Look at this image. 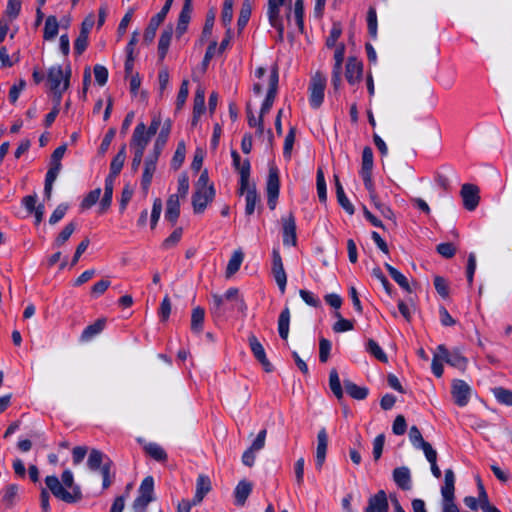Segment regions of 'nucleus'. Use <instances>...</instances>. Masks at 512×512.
Here are the masks:
<instances>
[{
  "mask_svg": "<svg viewBox=\"0 0 512 512\" xmlns=\"http://www.w3.org/2000/svg\"><path fill=\"white\" fill-rule=\"evenodd\" d=\"M45 484L57 499L66 503H75L82 498L80 487L75 484L71 470L67 469L62 473L61 481L54 475L47 476Z\"/></svg>",
  "mask_w": 512,
  "mask_h": 512,
  "instance_id": "nucleus-1",
  "label": "nucleus"
},
{
  "mask_svg": "<svg viewBox=\"0 0 512 512\" xmlns=\"http://www.w3.org/2000/svg\"><path fill=\"white\" fill-rule=\"evenodd\" d=\"M70 74L71 70L69 67L63 70L59 65L52 66L48 70L47 83L51 91L57 96V105L60 103L63 92L69 87Z\"/></svg>",
  "mask_w": 512,
  "mask_h": 512,
  "instance_id": "nucleus-2",
  "label": "nucleus"
},
{
  "mask_svg": "<svg viewBox=\"0 0 512 512\" xmlns=\"http://www.w3.org/2000/svg\"><path fill=\"white\" fill-rule=\"evenodd\" d=\"M154 500V479L147 476L143 479L138 496L134 500L132 508L134 512H145L148 504Z\"/></svg>",
  "mask_w": 512,
  "mask_h": 512,
  "instance_id": "nucleus-3",
  "label": "nucleus"
},
{
  "mask_svg": "<svg viewBox=\"0 0 512 512\" xmlns=\"http://www.w3.org/2000/svg\"><path fill=\"white\" fill-rule=\"evenodd\" d=\"M325 87L326 77L322 73L316 72L311 78L309 85V102L313 108L317 109L323 103Z\"/></svg>",
  "mask_w": 512,
  "mask_h": 512,
  "instance_id": "nucleus-4",
  "label": "nucleus"
},
{
  "mask_svg": "<svg viewBox=\"0 0 512 512\" xmlns=\"http://www.w3.org/2000/svg\"><path fill=\"white\" fill-rule=\"evenodd\" d=\"M284 0H268L267 15L270 25L277 31V41L284 40V23L280 16V8Z\"/></svg>",
  "mask_w": 512,
  "mask_h": 512,
  "instance_id": "nucleus-5",
  "label": "nucleus"
},
{
  "mask_svg": "<svg viewBox=\"0 0 512 512\" xmlns=\"http://www.w3.org/2000/svg\"><path fill=\"white\" fill-rule=\"evenodd\" d=\"M279 175L278 170L275 167L269 169L266 192H267V204L271 210H274L277 205V199L279 196Z\"/></svg>",
  "mask_w": 512,
  "mask_h": 512,
  "instance_id": "nucleus-6",
  "label": "nucleus"
},
{
  "mask_svg": "<svg viewBox=\"0 0 512 512\" xmlns=\"http://www.w3.org/2000/svg\"><path fill=\"white\" fill-rule=\"evenodd\" d=\"M472 389L464 380L455 379L452 382L451 394L454 402L459 407H464L468 404Z\"/></svg>",
  "mask_w": 512,
  "mask_h": 512,
  "instance_id": "nucleus-7",
  "label": "nucleus"
},
{
  "mask_svg": "<svg viewBox=\"0 0 512 512\" xmlns=\"http://www.w3.org/2000/svg\"><path fill=\"white\" fill-rule=\"evenodd\" d=\"M173 0H166L165 5L162 7L161 11L153 16L148 24L144 32V41L146 43H151L156 35V31L160 24L164 21L170 7L172 5Z\"/></svg>",
  "mask_w": 512,
  "mask_h": 512,
  "instance_id": "nucleus-8",
  "label": "nucleus"
},
{
  "mask_svg": "<svg viewBox=\"0 0 512 512\" xmlns=\"http://www.w3.org/2000/svg\"><path fill=\"white\" fill-rule=\"evenodd\" d=\"M272 274L282 294L285 293L287 275L284 270L281 255L278 250L272 252Z\"/></svg>",
  "mask_w": 512,
  "mask_h": 512,
  "instance_id": "nucleus-9",
  "label": "nucleus"
},
{
  "mask_svg": "<svg viewBox=\"0 0 512 512\" xmlns=\"http://www.w3.org/2000/svg\"><path fill=\"white\" fill-rule=\"evenodd\" d=\"M215 196L214 188L195 189L192 204L195 213H202Z\"/></svg>",
  "mask_w": 512,
  "mask_h": 512,
  "instance_id": "nucleus-10",
  "label": "nucleus"
},
{
  "mask_svg": "<svg viewBox=\"0 0 512 512\" xmlns=\"http://www.w3.org/2000/svg\"><path fill=\"white\" fill-rule=\"evenodd\" d=\"M150 139L151 136L146 132V125L140 122L134 129L130 146L134 151L144 153Z\"/></svg>",
  "mask_w": 512,
  "mask_h": 512,
  "instance_id": "nucleus-11",
  "label": "nucleus"
},
{
  "mask_svg": "<svg viewBox=\"0 0 512 512\" xmlns=\"http://www.w3.org/2000/svg\"><path fill=\"white\" fill-rule=\"evenodd\" d=\"M277 85H278V72L276 69H273L270 76H269V83H268V91L266 98L262 104L260 115L264 117L265 114H267L275 100L276 92H277Z\"/></svg>",
  "mask_w": 512,
  "mask_h": 512,
  "instance_id": "nucleus-12",
  "label": "nucleus"
},
{
  "mask_svg": "<svg viewBox=\"0 0 512 512\" xmlns=\"http://www.w3.org/2000/svg\"><path fill=\"white\" fill-rule=\"evenodd\" d=\"M440 356L452 367L464 371L467 367V359L457 350L448 351L444 345H439Z\"/></svg>",
  "mask_w": 512,
  "mask_h": 512,
  "instance_id": "nucleus-13",
  "label": "nucleus"
},
{
  "mask_svg": "<svg viewBox=\"0 0 512 512\" xmlns=\"http://www.w3.org/2000/svg\"><path fill=\"white\" fill-rule=\"evenodd\" d=\"M233 159V165L240 174L241 193L244 192V188L248 186L250 177V162L248 159L241 161L240 155L236 151L231 153Z\"/></svg>",
  "mask_w": 512,
  "mask_h": 512,
  "instance_id": "nucleus-14",
  "label": "nucleus"
},
{
  "mask_svg": "<svg viewBox=\"0 0 512 512\" xmlns=\"http://www.w3.org/2000/svg\"><path fill=\"white\" fill-rule=\"evenodd\" d=\"M461 196L463 199L464 207L473 211L479 204V189L473 184H464L461 188Z\"/></svg>",
  "mask_w": 512,
  "mask_h": 512,
  "instance_id": "nucleus-15",
  "label": "nucleus"
},
{
  "mask_svg": "<svg viewBox=\"0 0 512 512\" xmlns=\"http://www.w3.org/2000/svg\"><path fill=\"white\" fill-rule=\"evenodd\" d=\"M373 169V151L370 147H365L362 152V166L360 175L363 179L365 187L371 186Z\"/></svg>",
  "mask_w": 512,
  "mask_h": 512,
  "instance_id": "nucleus-16",
  "label": "nucleus"
},
{
  "mask_svg": "<svg viewBox=\"0 0 512 512\" xmlns=\"http://www.w3.org/2000/svg\"><path fill=\"white\" fill-rule=\"evenodd\" d=\"M328 446V435L325 428H321L317 434V448L315 455V465L318 470H321L326 459Z\"/></svg>",
  "mask_w": 512,
  "mask_h": 512,
  "instance_id": "nucleus-17",
  "label": "nucleus"
},
{
  "mask_svg": "<svg viewBox=\"0 0 512 512\" xmlns=\"http://www.w3.org/2000/svg\"><path fill=\"white\" fill-rule=\"evenodd\" d=\"M284 245L296 246V223L292 213L282 218Z\"/></svg>",
  "mask_w": 512,
  "mask_h": 512,
  "instance_id": "nucleus-18",
  "label": "nucleus"
},
{
  "mask_svg": "<svg viewBox=\"0 0 512 512\" xmlns=\"http://www.w3.org/2000/svg\"><path fill=\"white\" fill-rule=\"evenodd\" d=\"M158 157L149 155L144 161V169L141 178V187L145 193L148 192L153 175L156 171Z\"/></svg>",
  "mask_w": 512,
  "mask_h": 512,
  "instance_id": "nucleus-19",
  "label": "nucleus"
},
{
  "mask_svg": "<svg viewBox=\"0 0 512 512\" xmlns=\"http://www.w3.org/2000/svg\"><path fill=\"white\" fill-rule=\"evenodd\" d=\"M249 346L255 358L261 363L266 372L272 371V365L266 357L263 345L259 342L255 335L249 336Z\"/></svg>",
  "mask_w": 512,
  "mask_h": 512,
  "instance_id": "nucleus-20",
  "label": "nucleus"
},
{
  "mask_svg": "<svg viewBox=\"0 0 512 512\" xmlns=\"http://www.w3.org/2000/svg\"><path fill=\"white\" fill-rule=\"evenodd\" d=\"M388 500L385 491L380 490L369 498L365 512H388Z\"/></svg>",
  "mask_w": 512,
  "mask_h": 512,
  "instance_id": "nucleus-21",
  "label": "nucleus"
},
{
  "mask_svg": "<svg viewBox=\"0 0 512 512\" xmlns=\"http://www.w3.org/2000/svg\"><path fill=\"white\" fill-rule=\"evenodd\" d=\"M363 73V64L356 58H349L346 64V79L351 84L359 82Z\"/></svg>",
  "mask_w": 512,
  "mask_h": 512,
  "instance_id": "nucleus-22",
  "label": "nucleus"
},
{
  "mask_svg": "<svg viewBox=\"0 0 512 512\" xmlns=\"http://www.w3.org/2000/svg\"><path fill=\"white\" fill-rule=\"evenodd\" d=\"M304 3L303 0H296L294 3L293 11H291V7L289 8V12H287V21L289 24L294 22V25L297 27L299 31H303L304 22Z\"/></svg>",
  "mask_w": 512,
  "mask_h": 512,
  "instance_id": "nucleus-23",
  "label": "nucleus"
},
{
  "mask_svg": "<svg viewBox=\"0 0 512 512\" xmlns=\"http://www.w3.org/2000/svg\"><path fill=\"white\" fill-rule=\"evenodd\" d=\"M393 480L402 490H410L412 487L411 472L406 466L398 467L393 470Z\"/></svg>",
  "mask_w": 512,
  "mask_h": 512,
  "instance_id": "nucleus-24",
  "label": "nucleus"
},
{
  "mask_svg": "<svg viewBox=\"0 0 512 512\" xmlns=\"http://www.w3.org/2000/svg\"><path fill=\"white\" fill-rule=\"evenodd\" d=\"M211 480L206 475H199L196 481L195 495L193 497L194 504H200L204 497L211 491Z\"/></svg>",
  "mask_w": 512,
  "mask_h": 512,
  "instance_id": "nucleus-25",
  "label": "nucleus"
},
{
  "mask_svg": "<svg viewBox=\"0 0 512 512\" xmlns=\"http://www.w3.org/2000/svg\"><path fill=\"white\" fill-rule=\"evenodd\" d=\"M180 214V203L178 195H170L166 203L165 218L175 224Z\"/></svg>",
  "mask_w": 512,
  "mask_h": 512,
  "instance_id": "nucleus-26",
  "label": "nucleus"
},
{
  "mask_svg": "<svg viewBox=\"0 0 512 512\" xmlns=\"http://www.w3.org/2000/svg\"><path fill=\"white\" fill-rule=\"evenodd\" d=\"M126 160V147L122 146L116 156L112 159L110 164V173L107 178L116 179L121 172Z\"/></svg>",
  "mask_w": 512,
  "mask_h": 512,
  "instance_id": "nucleus-27",
  "label": "nucleus"
},
{
  "mask_svg": "<svg viewBox=\"0 0 512 512\" xmlns=\"http://www.w3.org/2000/svg\"><path fill=\"white\" fill-rule=\"evenodd\" d=\"M114 181L115 179L107 178L105 179V188H104V195L100 201L99 204V211L100 213H105L112 203V195H113V188H114Z\"/></svg>",
  "mask_w": 512,
  "mask_h": 512,
  "instance_id": "nucleus-28",
  "label": "nucleus"
},
{
  "mask_svg": "<svg viewBox=\"0 0 512 512\" xmlns=\"http://www.w3.org/2000/svg\"><path fill=\"white\" fill-rule=\"evenodd\" d=\"M442 497L455 496V474L452 469H446L444 473V484L441 487Z\"/></svg>",
  "mask_w": 512,
  "mask_h": 512,
  "instance_id": "nucleus-29",
  "label": "nucleus"
},
{
  "mask_svg": "<svg viewBox=\"0 0 512 512\" xmlns=\"http://www.w3.org/2000/svg\"><path fill=\"white\" fill-rule=\"evenodd\" d=\"M105 327V320L104 319H98L93 324L87 326L82 334H81V341L87 342L90 341L94 336L98 335Z\"/></svg>",
  "mask_w": 512,
  "mask_h": 512,
  "instance_id": "nucleus-30",
  "label": "nucleus"
},
{
  "mask_svg": "<svg viewBox=\"0 0 512 512\" xmlns=\"http://www.w3.org/2000/svg\"><path fill=\"white\" fill-rule=\"evenodd\" d=\"M344 388L347 394L357 400H363L368 395V389L366 387H360L350 380H344Z\"/></svg>",
  "mask_w": 512,
  "mask_h": 512,
  "instance_id": "nucleus-31",
  "label": "nucleus"
},
{
  "mask_svg": "<svg viewBox=\"0 0 512 512\" xmlns=\"http://www.w3.org/2000/svg\"><path fill=\"white\" fill-rule=\"evenodd\" d=\"M205 311L201 307H195L191 314V330L199 334L203 330Z\"/></svg>",
  "mask_w": 512,
  "mask_h": 512,
  "instance_id": "nucleus-32",
  "label": "nucleus"
},
{
  "mask_svg": "<svg viewBox=\"0 0 512 512\" xmlns=\"http://www.w3.org/2000/svg\"><path fill=\"white\" fill-rule=\"evenodd\" d=\"M144 451L156 461H166L167 454L165 450L157 443H147L144 445Z\"/></svg>",
  "mask_w": 512,
  "mask_h": 512,
  "instance_id": "nucleus-33",
  "label": "nucleus"
},
{
  "mask_svg": "<svg viewBox=\"0 0 512 512\" xmlns=\"http://www.w3.org/2000/svg\"><path fill=\"white\" fill-rule=\"evenodd\" d=\"M290 325V311L289 308H285L278 319V331L282 339L286 340L289 334Z\"/></svg>",
  "mask_w": 512,
  "mask_h": 512,
  "instance_id": "nucleus-34",
  "label": "nucleus"
},
{
  "mask_svg": "<svg viewBox=\"0 0 512 512\" xmlns=\"http://www.w3.org/2000/svg\"><path fill=\"white\" fill-rule=\"evenodd\" d=\"M386 269L388 270L390 276L393 278V280L405 291L411 292L410 284L407 280V278L396 268L392 267L390 264H385Z\"/></svg>",
  "mask_w": 512,
  "mask_h": 512,
  "instance_id": "nucleus-35",
  "label": "nucleus"
},
{
  "mask_svg": "<svg viewBox=\"0 0 512 512\" xmlns=\"http://www.w3.org/2000/svg\"><path fill=\"white\" fill-rule=\"evenodd\" d=\"M20 60L19 51H15L12 55L8 54V50L5 46L0 48V63L1 67L9 68Z\"/></svg>",
  "mask_w": 512,
  "mask_h": 512,
  "instance_id": "nucleus-36",
  "label": "nucleus"
},
{
  "mask_svg": "<svg viewBox=\"0 0 512 512\" xmlns=\"http://www.w3.org/2000/svg\"><path fill=\"white\" fill-rule=\"evenodd\" d=\"M246 190V195H245V201H246V206H245V213L247 215H252L255 211V207H256V204L257 202L259 201V197L256 193V190L254 188H249L248 186L246 188H244V191Z\"/></svg>",
  "mask_w": 512,
  "mask_h": 512,
  "instance_id": "nucleus-37",
  "label": "nucleus"
},
{
  "mask_svg": "<svg viewBox=\"0 0 512 512\" xmlns=\"http://www.w3.org/2000/svg\"><path fill=\"white\" fill-rule=\"evenodd\" d=\"M171 38H172V29L171 28H168L161 33L159 43H158V53H159V57L161 60L164 59L167 54V51H168V48H169V45L171 42Z\"/></svg>",
  "mask_w": 512,
  "mask_h": 512,
  "instance_id": "nucleus-38",
  "label": "nucleus"
},
{
  "mask_svg": "<svg viewBox=\"0 0 512 512\" xmlns=\"http://www.w3.org/2000/svg\"><path fill=\"white\" fill-rule=\"evenodd\" d=\"M243 259H244V255L242 253V251L240 250H236L232 257L230 258L229 262H228V265H227V268H226V275L229 277L231 275H233L234 273H236L242 262H243Z\"/></svg>",
  "mask_w": 512,
  "mask_h": 512,
  "instance_id": "nucleus-39",
  "label": "nucleus"
},
{
  "mask_svg": "<svg viewBox=\"0 0 512 512\" xmlns=\"http://www.w3.org/2000/svg\"><path fill=\"white\" fill-rule=\"evenodd\" d=\"M59 24L55 16H49L46 19L44 26V38L46 40H52L58 33Z\"/></svg>",
  "mask_w": 512,
  "mask_h": 512,
  "instance_id": "nucleus-40",
  "label": "nucleus"
},
{
  "mask_svg": "<svg viewBox=\"0 0 512 512\" xmlns=\"http://www.w3.org/2000/svg\"><path fill=\"white\" fill-rule=\"evenodd\" d=\"M76 226L77 225L75 222L68 223L56 237L54 245L56 247H61L62 245H64L76 230Z\"/></svg>",
  "mask_w": 512,
  "mask_h": 512,
  "instance_id": "nucleus-41",
  "label": "nucleus"
},
{
  "mask_svg": "<svg viewBox=\"0 0 512 512\" xmlns=\"http://www.w3.org/2000/svg\"><path fill=\"white\" fill-rule=\"evenodd\" d=\"M329 386L333 394L337 399H341L343 397V390L341 387V382L339 379L338 372L335 369L330 371L329 375Z\"/></svg>",
  "mask_w": 512,
  "mask_h": 512,
  "instance_id": "nucleus-42",
  "label": "nucleus"
},
{
  "mask_svg": "<svg viewBox=\"0 0 512 512\" xmlns=\"http://www.w3.org/2000/svg\"><path fill=\"white\" fill-rule=\"evenodd\" d=\"M252 486L249 482L241 481L235 489V497L239 504H244L247 497L251 493Z\"/></svg>",
  "mask_w": 512,
  "mask_h": 512,
  "instance_id": "nucleus-43",
  "label": "nucleus"
},
{
  "mask_svg": "<svg viewBox=\"0 0 512 512\" xmlns=\"http://www.w3.org/2000/svg\"><path fill=\"white\" fill-rule=\"evenodd\" d=\"M192 8L190 7H182L181 13L179 15L178 24L176 28L177 34L180 36L182 35L186 29L187 25L190 21V15H191Z\"/></svg>",
  "mask_w": 512,
  "mask_h": 512,
  "instance_id": "nucleus-44",
  "label": "nucleus"
},
{
  "mask_svg": "<svg viewBox=\"0 0 512 512\" xmlns=\"http://www.w3.org/2000/svg\"><path fill=\"white\" fill-rule=\"evenodd\" d=\"M104 457H105V455L101 451H99L97 449H92L90 451L88 461H87V465H88L89 469L96 471V470L102 468L101 465H102Z\"/></svg>",
  "mask_w": 512,
  "mask_h": 512,
  "instance_id": "nucleus-45",
  "label": "nucleus"
},
{
  "mask_svg": "<svg viewBox=\"0 0 512 512\" xmlns=\"http://www.w3.org/2000/svg\"><path fill=\"white\" fill-rule=\"evenodd\" d=\"M367 351L373 355L376 359H378L381 362H388V357L385 354V352L382 350V348L378 345L376 341L373 339H369L367 342Z\"/></svg>",
  "mask_w": 512,
  "mask_h": 512,
  "instance_id": "nucleus-46",
  "label": "nucleus"
},
{
  "mask_svg": "<svg viewBox=\"0 0 512 512\" xmlns=\"http://www.w3.org/2000/svg\"><path fill=\"white\" fill-rule=\"evenodd\" d=\"M205 109V90L201 87H198L195 92L194 97V107H193V113L196 114V116H200Z\"/></svg>",
  "mask_w": 512,
  "mask_h": 512,
  "instance_id": "nucleus-47",
  "label": "nucleus"
},
{
  "mask_svg": "<svg viewBox=\"0 0 512 512\" xmlns=\"http://www.w3.org/2000/svg\"><path fill=\"white\" fill-rule=\"evenodd\" d=\"M251 16V4L249 0H245L242 3L240 15L237 21L238 29L241 31L249 21Z\"/></svg>",
  "mask_w": 512,
  "mask_h": 512,
  "instance_id": "nucleus-48",
  "label": "nucleus"
},
{
  "mask_svg": "<svg viewBox=\"0 0 512 512\" xmlns=\"http://www.w3.org/2000/svg\"><path fill=\"white\" fill-rule=\"evenodd\" d=\"M101 196V189L96 188L90 191L82 200L80 207L83 210L90 209L93 205H95Z\"/></svg>",
  "mask_w": 512,
  "mask_h": 512,
  "instance_id": "nucleus-49",
  "label": "nucleus"
},
{
  "mask_svg": "<svg viewBox=\"0 0 512 512\" xmlns=\"http://www.w3.org/2000/svg\"><path fill=\"white\" fill-rule=\"evenodd\" d=\"M316 186L319 200L321 202H325L327 199L326 182L324 178V172L321 168L317 170Z\"/></svg>",
  "mask_w": 512,
  "mask_h": 512,
  "instance_id": "nucleus-50",
  "label": "nucleus"
},
{
  "mask_svg": "<svg viewBox=\"0 0 512 512\" xmlns=\"http://www.w3.org/2000/svg\"><path fill=\"white\" fill-rule=\"evenodd\" d=\"M493 394L498 402L504 405L512 406V391L497 387L493 389Z\"/></svg>",
  "mask_w": 512,
  "mask_h": 512,
  "instance_id": "nucleus-51",
  "label": "nucleus"
},
{
  "mask_svg": "<svg viewBox=\"0 0 512 512\" xmlns=\"http://www.w3.org/2000/svg\"><path fill=\"white\" fill-rule=\"evenodd\" d=\"M337 321L333 325V330L336 333H342L353 329V322L342 317L339 312L335 313Z\"/></svg>",
  "mask_w": 512,
  "mask_h": 512,
  "instance_id": "nucleus-52",
  "label": "nucleus"
},
{
  "mask_svg": "<svg viewBox=\"0 0 512 512\" xmlns=\"http://www.w3.org/2000/svg\"><path fill=\"white\" fill-rule=\"evenodd\" d=\"M233 5L234 0H224L223 9L221 13V21L224 26H229L233 19Z\"/></svg>",
  "mask_w": 512,
  "mask_h": 512,
  "instance_id": "nucleus-53",
  "label": "nucleus"
},
{
  "mask_svg": "<svg viewBox=\"0 0 512 512\" xmlns=\"http://www.w3.org/2000/svg\"><path fill=\"white\" fill-rule=\"evenodd\" d=\"M19 487L16 484H10L5 487L2 493V502L12 505L17 497Z\"/></svg>",
  "mask_w": 512,
  "mask_h": 512,
  "instance_id": "nucleus-54",
  "label": "nucleus"
},
{
  "mask_svg": "<svg viewBox=\"0 0 512 512\" xmlns=\"http://www.w3.org/2000/svg\"><path fill=\"white\" fill-rule=\"evenodd\" d=\"M337 200L339 204L342 206V208L350 215L354 213V206L352 203L348 200V198L345 195L344 189L342 185L338 186L337 189Z\"/></svg>",
  "mask_w": 512,
  "mask_h": 512,
  "instance_id": "nucleus-55",
  "label": "nucleus"
},
{
  "mask_svg": "<svg viewBox=\"0 0 512 512\" xmlns=\"http://www.w3.org/2000/svg\"><path fill=\"white\" fill-rule=\"evenodd\" d=\"M443 362H445V359H443L440 356L439 346L436 349V352L434 353L433 360H432V372L436 377H441L443 375Z\"/></svg>",
  "mask_w": 512,
  "mask_h": 512,
  "instance_id": "nucleus-56",
  "label": "nucleus"
},
{
  "mask_svg": "<svg viewBox=\"0 0 512 512\" xmlns=\"http://www.w3.org/2000/svg\"><path fill=\"white\" fill-rule=\"evenodd\" d=\"M185 153H186V147L184 142H180L177 146V149L174 153L173 159H172V167L174 169H178L185 159Z\"/></svg>",
  "mask_w": 512,
  "mask_h": 512,
  "instance_id": "nucleus-57",
  "label": "nucleus"
},
{
  "mask_svg": "<svg viewBox=\"0 0 512 512\" xmlns=\"http://www.w3.org/2000/svg\"><path fill=\"white\" fill-rule=\"evenodd\" d=\"M247 118H248V124L250 127H256L257 132L262 135L264 132V125H263V116L259 115L258 118L254 116L252 113L250 107H247Z\"/></svg>",
  "mask_w": 512,
  "mask_h": 512,
  "instance_id": "nucleus-58",
  "label": "nucleus"
},
{
  "mask_svg": "<svg viewBox=\"0 0 512 512\" xmlns=\"http://www.w3.org/2000/svg\"><path fill=\"white\" fill-rule=\"evenodd\" d=\"M409 439H410V442L412 443V445L415 448H417V449H420L421 447H423L424 443H427L423 439L420 430L416 426H412L410 428V430H409Z\"/></svg>",
  "mask_w": 512,
  "mask_h": 512,
  "instance_id": "nucleus-59",
  "label": "nucleus"
},
{
  "mask_svg": "<svg viewBox=\"0 0 512 512\" xmlns=\"http://www.w3.org/2000/svg\"><path fill=\"white\" fill-rule=\"evenodd\" d=\"M189 94V82L188 80H183L178 92L177 100H176V106L177 109H181L183 105L185 104L187 97Z\"/></svg>",
  "mask_w": 512,
  "mask_h": 512,
  "instance_id": "nucleus-60",
  "label": "nucleus"
},
{
  "mask_svg": "<svg viewBox=\"0 0 512 512\" xmlns=\"http://www.w3.org/2000/svg\"><path fill=\"white\" fill-rule=\"evenodd\" d=\"M93 71H94V76H95L96 82L100 86H104L107 83V80H108V70H107V68L105 66H103V65L96 64L94 66Z\"/></svg>",
  "mask_w": 512,
  "mask_h": 512,
  "instance_id": "nucleus-61",
  "label": "nucleus"
},
{
  "mask_svg": "<svg viewBox=\"0 0 512 512\" xmlns=\"http://www.w3.org/2000/svg\"><path fill=\"white\" fill-rule=\"evenodd\" d=\"M20 10H21L20 0H8L5 14L10 20L15 19L19 15Z\"/></svg>",
  "mask_w": 512,
  "mask_h": 512,
  "instance_id": "nucleus-62",
  "label": "nucleus"
},
{
  "mask_svg": "<svg viewBox=\"0 0 512 512\" xmlns=\"http://www.w3.org/2000/svg\"><path fill=\"white\" fill-rule=\"evenodd\" d=\"M182 237V228L175 229L162 243L164 249L174 247Z\"/></svg>",
  "mask_w": 512,
  "mask_h": 512,
  "instance_id": "nucleus-63",
  "label": "nucleus"
},
{
  "mask_svg": "<svg viewBox=\"0 0 512 512\" xmlns=\"http://www.w3.org/2000/svg\"><path fill=\"white\" fill-rule=\"evenodd\" d=\"M68 210V205L67 204H59L55 210L53 211V213L51 214L50 218H49V223L51 225H55L56 223H58L66 214Z\"/></svg>",
  "mask_w": 512,
  "mask_h": 512,
  "instance_id": "nucleus-64",
  "label": "nucleus"
}]
</instances>
